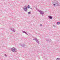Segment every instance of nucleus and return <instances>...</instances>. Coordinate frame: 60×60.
<instances>
[{
  "mask_svg": "<svg viewBox=\"0 0 60 60\" xmlns=\"http://www.w3.org/2000/svg\"><path fill=\"white\" fill-rule=\"evenodd\" d=\"M52 4L53 6H60L59 4V3H58V2L56 0L53 1Z\"/></svg>",
  "mask_w": 60,
  "mask_h": 60,
  "instance_id": "obj_1",
  "label": "nucleus"
},
{
  "mask_svg": "<svg viewBox=\"0 0 60 60\" xmlns=\"http://www.w3.org/2000/svg\"><path fill=\"white\" fill-rule=\"evenodd\" d=\"M11 50L13 52H17V49L14 47L11 48Z\"/></svg>",
  "mask_w": 60,
  "mask_h": 60,
  "instance_id": "obj_2",
  "label": "nucleus"
},
{
  "mask_svg": "<svg viewBox=\"0 0 60 60\" xmlns=\"http://www.w3.org/2000/svg\"><path fill=\"white\" fill-rule=\"evenodd\" d=\"M39 11L40 12L41 14L43 16V14H44V12L42 11H41V10H39Z\"/></svg>",
  "mask_w": 60,
  "mask_h": 60,
  "instance_id": "obj_3",
  "label": "nucleus"
},
{
  "mask_svg": "<svg viewBox=\"0 0 60 60\" xmlns=\"http://www.w3.org/2000/svg\"><path fill=\"white\" fill-rule=\"evenodd\" d=\"M23 9L24 10V11H25L27 12V7H26V6L24 7Z\"/></svg>",
  "mask_w": 60,
  "mask_h": 60,
  "instance_id": "obj_4",
  "label": "nucleus"
},
{
  "mask_svg": "<svg viewBox=\"0 0 60 60\" xmlns=\"http://www.w3.org/2000/svg\"><path fill=\"white\" fill-rule=\"evenodd\" d=\"M35 40L36 41V42L38 43V44H39V41H38V39H37V38H36L35 39H33V40Z\"/></svg>",
  "mask_w": 60,
  "mask_h": 60,
  "instance_id": "obj_5",
  "label": "nucleus"
},
{
  "mask_svg": "<svg viewBox=\"0 0 60 60\" xmlns=\"http://www.w3.org/2000/svg\"><path fill=\"white\" fill-rule=\"evenodd\" d=\"M48 17L49 18V19H52V16H48Z\"/></svg>",
  "mask_w": 60,
  "mask_h": 60,
  "instance_id": "obj_6",
  "label": "nucleus"
},
{
  "mask_svg": "<svg viewBox=\"0 0 60 60\" xmlns=\"http://www.w3.org/2000/svg\"><path fill=\"white\" fill-rule=\"evenodd\" d=\"M22 32L23 33H25V34H26L27 35H28V34H27L26 32L23 31H22Z\"/></svg>",
  "mask_w": 60,
  "mask_h": 60,
  "instance_id": "obj_7",
  "label": "nucleus"
},
{
  "mask_svg": "<svg viewBox=\"0 0 60 60\" xmlns=\"http://www.w3.org/2000/svg\"><path fill=\"white\" fill-rule=\"evenodd\" d=\"M11 30H12V31L13 32H15V30H14V29H13V28H12L11 29Z\"/></svg>",
  "mask_w": 60,
  "mask_h": 60,
  "instance_id": "obj_8",
  "label": "nucleus"
},
{
  "mask_svg": "<svg viewBox=\"0 0 60 60\" xmlns=\"http://www.w3.org/2000/svg\"><path fill=\"white\" fill-rule=\"evenodd\" d=\"M25 46V45H24V44H23L22 45H21V46L22 47H24Z\"/></svg>",
  "mask_w": 60,
  "mask_h": 60,
  "instance_id": "obj_9",
  "label": "nucleus"
},
{
  "mask_svg": "<svg viewBox=\"0 0 60 60\" xmlns=\"http://www.w3.org/2000/svg\"><path fill=\"white\" fill-rule=\"evenodd\" d=\"M27 8H28L29 9V8H30V6H29V5H28L27 6Z\"/></svg>",
  "mask_w": 60,
  "mask_h": 60,
  "instance_id": "obj_10",
  "label": "nucleus"
},
{
  "mask_svg": "<svg viewBox=\"0 0 60 60\" xmlns=\"http://www.w3.org/2000/svg\"><path fill=\"white\" fill-rule=\"evenodd\" d=\"M60 58H58L56 59V60H60Z\"/></svg>",
  "mask_w": 60,
  "mask_h": 60,
  "instance_id": "obj_11",
  "label": "nucleus"
},
{
  "mask_svg": "<svg viewBox=\"0 0 60 60\" xmlns=\"http://www.w3.org/2000/svg\"><path fill=\"white\" fill-rule=\"evenodd\" d=\"M60 24V22H57V25H59Z\"/></svg>",
  "mask_w": 60,
  "mask_h": 60,
  "instance_id": "obj_12",
  "label": "nucleus"
},
{
  "mask_svg": "<svg viewBox=\"0 0 60 60\" xmlns=\"http://www.w3.org/2000/svg\"><path fill=\"white\" fill-rule=\"evenodd\" d=\"M49 39H46V41H49Z\"/></svg>",
  "mask_w": 60,
  "mask_h": 60,
  "instance_id": "obj_13",
  "label": "nucleus"
},
{
  "mask_svg": "<svg viewBox=\"0 0 60 60\" xmlns=\"http://www.w3.org/2000/svg\"><path fill=\"white\" fill-rule=\"evenodd\" d=\"M28 14H31V12H28Z\"/></svg>",
  "mask_w": 60,
  "mask_h": 60,
  "instance_id": "obj_14",
  "label": "nucleus"
},
{
  "mask_svg": "<svg viewBox=\"0 0 60 60\" xmlns=\"http://www.w3.org/2000/svg\"><path fill=\"white\" fill-rule=\"evenodd\" d=\"M49 42H51V39H49Z\"/></svg>",
  "mask_w": 60,
  "mask_h": 60,
  "instance_id": "obj_15",
  "label": "nucleus"
},
{
  "mask_svg": "<svg viewBox=\"0 0 60 60\" xmlns=\"http://www.w3.org/2000/svg\"><path fill=\"white\" fill-rule=\"evenodd\" d=\"M40 26H42V24H41L40 25Z\"/></svg>",
  "mask_w": 60,
  "mask_h": 60,
  "instance_id": "obj_16",
  "label": "nucleus"
},
{
  "mask_svg": "<svg viewBox=\"0 0 60 60\" xmlns=\"http://www.w3.org/2000/svg\"><path fill=\"white\" fill-rule=\"evenodd\" d=\"M4 55L5 56H7V55H6V54H5Z\"/></svg>",
  "mask_w": 60,
  "mask_h": 60,
  "instance_id": "obj_17",
  "label": "nucleus"
},
{
  "mask_svg": "<svg viewBox=\"0 0 60 60\" xmlns=\"http://www.w3.org/2000/svg\"><path fill=\"white\" fill-rule=\"evenodd\" d=\"M53 27H56V26H55V25H53Z\"/></svg>",
  "mask_w": 60,
  "mask_h": 60,
  "instance_id": "obj_18",
  "label": "nucleus"
},
{
  "mask_svg": "<svg viewBox=\"0 0 60 60\" xmlns=\"http://www.w3.org/2000/svg\"><path fill=\"white\" fill-rule=\"evenodd\" d=\"M30 9H31V10H32V8H30Z\"/></svg>",
  "mask_w": 60,
  "mask_h": 60,
  "instance_id": "obj_19",
  "label": "nucleus"
}]
</instances>
